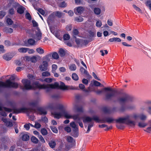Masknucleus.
I'll use <instances>...</instances> for the list:
<instances>
[{
	"mask_svg": "<svg viewBox=\"0 0 151 151\" xmlns=\"http://www.w3.org/2000/svg\"><path fill=\"white\" fill-rule=\"evenodd\" d=\"M30 61L33 63H35L37 61V58L36 56H33L30 58Z\"/></svg>",
	"mask_w": 151,
	"mask_h": 151,
	"instance_id": "45",
	"label": "nucleus"
},
{
	"mask_svg": "<svg viewBox=\"0 0 151 151\" xmlns=\"http://www.w3.org/2000/svg\"><path fill=\"white\" fill-rule=\"evenodd\" d=\"M28 48L25 47H21L18 49V51L22 53H24L27 52Z\"/></svg>",
	"mask_w": 151,
	"mask_h": 151,
	"instance_id": "24",
	"label": "nucleus"
},
{
	"mask_svg": "<svg viewBox=\"0 0 151 151\" xmlns=\"http://www.w3.org/2000/svg\"><path fill=\"white\" fill-rule=\"evenodd\" d=\"M48 145L50 148L53 149L55 147L56 143L55 141L52 140L49 142Z\"/></svg>",
	"mask_w": 151,
	"mask_h": 151,
	"instance_id": "18",
	"label": "nucleus"
},
{
	"mask_svg": "<svg viewBox=\"0 0 151 151\" xmlns=\"http://www.w3.org/2000/svg\"><path fill=\"white\" fill-rule=\"evenodd\" d=\"M70 124V126L73 129L72 136L75 137H78V126L76 125L74 122H71Z\"/></svg>",
	"mask_w": 151,
	"mask_h": 151,
	"instance_id": "8",
	"label": "nucleus"
},
{
	"mask_svg": "<svg viewBox=\"0 0 151 151\" xmlns=\"http://www.w3.org/2000/svg\"><path fill=\"white\" fill-rule=\"evenodd\" d=\"M29 137L27 134H24L22 136V139L24 141H27L29 140Z\"/></svg>",
	"mask_w": 151,
	"mask_h": 151,
	"instance_id": "23",
	"label": "nucleus"
},
{
	"mask_svg": "<svg viewBox=\"0 0 151 151\" xmlns=\"http://www.w3.org/2000/svg\"><path fill=\"white\" fill-rule=\"evenodd\" d=\"M3 31L4 32L10 34L12 33L13 32V30L12 28L7 27L4 28Z\"/></svg>",
	"mask_w": 151,
	"mask_h": 151,
	"instance_id": "19",
	"label": "nucleus"
},
{
	"mask_svg": "<svg viewBox=\"0 0 151 151\" xmlns=\"http://www.w3.org/2000/svg\"><path fill=\"white\" fill-rule=\"evenodd\" d=\"M78 31L77 29H75L73 31V36L74 37H75L76 36L78 35Z\"/></svg>",
	"mask_w": 151,
	"mask_h": 151,
	"instance_id": "51",
	"label": "nucleus"
},
{
	"mask_svg": "<svg viewBox=\"0 0 151 151\" xmlns=\"http://www.w3.org/2000/svg\"><path fill=\"white\" fill-rule=\"evenodd\" d=\"M47 108L55 110L52 112V114L55 118L59 119L64 116L67 119H71L72 115L63 110V106L62 104H58L56 107H54V104L50 103L48 104Z\"/></svg>",
	"mask_w": 151,
	"mask_h": 151,
	"instance_id": "2",
	"label": "nucleus"
},
{
	"mask_svg": "<svg viewBox=\"0 0 151 151\" xmlns=\"http://www.w3.org/2000/svg\"><path fill=\"white\" fill-rule=\"evenodd\" d=\"M66 140L68 142L70 143H73L75 142V140L72 137L70 136L67 137Z\"/></svg>",
	"mask_w": 151,
	"mask_h": 151,
	"instance_id": "27",
	"label": "nucleus"
},
{
	"mask_svg": "<svg viewBox=\"0 0 151 151\" xmlns=\"http://www.w3.org/2000/svg\"><path fill=\"white\" fill-rule=\"evenodd\" d=\"M55 15L53 12L48 17L47 21L48 22H50L51 21L53 20L55 17Z\"/></svg>",
	"mask_w": 151,
	"mask_h": 151,
	"instance_id": "20",
	"label": "nucleus"
},
{
	"mask_svg": "<svg viewBox=\"0 0 151 151\" xmlns=\"http://www.w3.org/2000/svg\"><path fill=\"white\" fill-rule=\"evenodd\" d=\"M41 132L43 135H46L47 134V130L45 128L42 129L41 130Z\"/></svg>",
	"mask_w": 151,
	"mask_h": 151,
	"instance_id": "38",
	"label": "nucleus"
},
{
	"mask_svg": "<svg viewBox=\"0 0 151 151\" xmlns=\"http://www.w3.org/2000/svg\"><path fill=\"white\" fill-rule=\"evenodd\" d=\"M18 85L17 83L11 82L10 80H7L5 82L0 81V87L17 88Z\"/></svg>",
	"mask_w": 151,
	"mask_h": 151,
	"instance_id": "5",
	"label": "nucleus"
},
{
	"mask_svg": "<svg viewBox=\"0 0 151 151\" xmlns=\"http://www.w3.org/2000/svg\"><path fill=\"white\" fill-rule=\"evenodd\" d=\"M102 25V22L100 20H97L96 24V26L97 27H100Z\"/></svg>",
	"mask_w": 151,
	"mask_h": 151,
	"instance_id": "40",
	"label": "nucleus"
},
{
	"mask_svg": "<svg viewBox=\"0 0 151 151\" xmlns=\"http://www.w3.org/2000/svg\"><path fill=\"white\" fill-rule=\"evenodd\" d=\"M99 127L100 128H103L105 127H106V129L105 130H108L109 129H111L112 128V127L111 126L108 127L105 124L99 125Z\"/></svg>",
	"mask_w": 151,
	"mask_h": 151,
	"instance_id": "29",
	"label": "nucleus"
},
{
	"mask_svg": "<svg viewBox=\"0 0 151 151\" xmlns=\"http://www.w3.org/2000/svg\"><path fill=\"white\" fill-rule=\"evenodd\" d=\"M42 33L40 29L38 28H37V31L36 32V37L35 39L37 40H39L41 39Z\"/></svg>",
	"mask_w": 151,
	"mask_h": 151,
	"instance_id": "11",
	"label": "nucleus"
},
{
	"mask_svg": "<svg viewBox=\"0 0 151 151\" xmlns=\"http://www.w3.org/2000/svg\"><path fill=\"white\" fill-rule=\"evenodd\" d=\"M84 10V8L82 6H78L76 8V10L75 11V14H81Z\"/></svg>",
	"mask_w": 151,
	"mask_h": 151,
	"instance_id": "14",
	"label": "nucleus"
},
{
	"mask_svg": "<svg viewBox=\"0 0 151 151\" xmlns=\"http://www.w3.org/2000/svg\"><path fill=\"white\" fill-rule=\"evenodd\" d=\"M133 6L134 8L137 11L139 12H141V10L137 6L135 5H133Z\"/></svg>",
	"mask_w": 151,
	"mask_h": 151,
	"instance_id": "54",
	"label": "nucleus"
},
{
	"mask_svg": "<svg viewBox=\"0 0 151 151\" xmlns=\"http://www.w3.org/2000/svg\"><path fill=\"white\" fill-rule=\"evenodd\" d=\"M94 120L98 122H101L103 123H104L105 121L104 120H101L97 116H94L93 118H91L89 117H86L83 118V122L85 123L86 122H90L88 124V129L86 131V133H88L90 130L91 128L93 126L94 122L92 121V120Z\"/></svg>",
	"mask_w": 151,
	"mask_h": 151,
	"instance_id": "3",
	"label": "nucleus"
},
{
	"mask_svg": "<svg viewBox=\"0 0 151 151\" xmlns=\"http://www.w3.org/2000/svg\"><path fill=\"white\" fill-rule=\"evenodd\" d=\"M139 118L142 120H145L147 119V116L146 115L143 114H139Z\"/></svg>",
	"mask_w": 151,
	"mask_h": 151,
	"instance_id": "31",
	"label": "nucleus"
},
{
	"mask_svg": "<svg viewBox=\"0 0 151 151\" xmlns=\"http://www.w3.org/2000/svg\"><path fill=\"white\" fill-rule=\"evenodd\" d=\"M51 55H52V58L54 59H57L59 58V56L58 53L56 52L53 53L52 55L51 54L47 55L46 56V58H48L51 57Z\"/></svg>",
	"mask_w": 151,
	"mask_h": 151,
	"instance_id": "13",
	"label": "nucleus"
},
{
	"mask_svg": "<svg viewBox=\"0 0 151 151\" xmlns=\"http://www.w3.org/2000/svg\"><path fill=\"white\" fill-rule=\"evenodd\" d=\"M146 5L149 7L150 9L151 10V3L149 1H147L146 3Z\"/></svg>",
	"mask_w": 151,
	"mask_h": 151,
	"instance_id": "63",
	"label": "nucleus"
},
{
	"mask_svg": "<svg viewBox=\"0 0 151 151\" xmlns=\"http://www.w3.org/2000/svg\"><path fill=\"white\" fill-rule=\"evenodd\" d=\"M109 41L111 42H120L121 41V40L119 38L114 37L109 39Z\"/></svg>",
	"mask_w": 151,
	"mask_h": 151,
	"instance_id": "22",
	"label": "nucleus"
},
{
	"mask_svg": "<svg viewBox=\"0 0 151 151\" xmlns=\"http://www.w3.org/2000/svg\"><path fill=\"white\" fill-rule=\"evenodd\" d=\"M6 23L8 25H11L12 24L13 22L11 19L8 18L6 19Z\"/></svg>",
	"mask_w": 151,
	"mask_h": 151,
	"instance_id": "48",
	"label": "nucleus"
},
{
	"mask_svg": "<svg viewBox=\"0 0 151 151\" xmlns=\"http://www.w3.org/2000/svg\"><path fill=\"white\" fill-rule=\"evenodd\" d=\"M52 72H55V71H56V70L57 69L58 66L57 65L55 64H53L52 66Z\"/></svg>",
	"mask_w": 151,
	"mask_h": 151,
	"instance_id": "39",
	"label": "nucleus"
},
{
	"mask_svg": "<svg viewBox=\"0 0 151 151\" xmlns=\"http://www.w3.org/2000/svg\"><path fill=\"white\" fill-rule=\"evenodd\" d=\"M59 53L60 56H63L65 55V52L64 50L62 49H60L59 51Z\"/></svg>",
	"mask_w": 151,
	"mask_h": 151,
	"instance_id": "42",
	"label": "nucleus"
},
{
	"mask_svg": "<svg viewBox=\"0 0 151 151\" xmlns=\"http://www.w3.org/2000/svg\"><path fill=\"white\" fill-rule=\"evenodd\" d=\"M5 51L4 49V46L2 45H0V53H4Z\"/></svg>",
	"mask_w": 151,
	"mask_h": 151,
	"instance_id": "57",
	"label": "nucleus"
},
{
	"mask_svg": "<svg viewBox=\"0 0 151 151\" xmlns=\"http://www.w3.org/2000/svg\"><path fill=\"white\" fill-rule=\"evenodd\" d=\"M131 117L130 116L127 115L125 117L119 118L116 120V121L119 123H125L131 127H134L136 123L135 121L130 119Z\"/></svg>",
	"mask_w": 151,
	"mask_h": 151,
	"instance_id": "4",
	"label": "nucleus"
},
{
	"mask_svg": "<svg viewBox=\"0 0 151 151\" xmlns=\"http://www.w3.org/2000/svg\"><path fill=\"white\" fill-rule=\"evenodd\" d=\"M81 72L85 74H87V72L86 70L83 67H81L80 69Z\"/></svg>",
	"mask_w": 151,
	"mask_h": 151,
	"instance_id": "59",
	"label": "nucleus"
},
{
	"mask_svg": "<svg viewBox=\"0 0 151 151\" xmlns=\"http://www.w3.org/2000/svg\"><path fill=\"white\" fill-rule=\"evenodd\" d=\"M132 117L134 119H137L139 118V114H134L132 115Z\"/></svg>",
	"mask_w": 151,
	"mask_h": 151,
	"instance_id": "46",
	"label": "nucleus"
},
{
	"mask_svg": "<svg viewBox=\"0 0 151 151\" xmlns=\"http://www.w3.org/2000/svg\"><path fill=\"white\" fill-rule=\"evenodd\" d=\"M48 63L46 61H43L42 64L39 66V68L41 71H45L47 69Z\"/></svg>",
	"mask_w": 151,
	"mask_h": 151,
	"instance_id": "9",
	"label": "nucleus"
},
{
	"mask_svg": "<svg viewBox=\"0 0 151 151\" xmlns=\"http://www.w3.org/2000/svg\"><path fill=\"white\" fill-rule=\"evenodd\" d=\"M128 95L127 94H125L124 96L119 99L118 101L120 104H122L126 102L128 99Z\"/></svg>",
	"mask_w": 151,
	"mask_h": 151,
	"instance_id": "10",
	"label": "nucleus"
},
{
	"mask_svg": "<svg viewBox=\"0 0 151 151\" xmlns=\"http://www.w3.org/2000/svg\"><path fill=\"white\" fill-rule=\"evenodd\" d=\"M36 50L37 52L40 54H43L44 53V50L40 47L37 48Z\"/></svg>",
	"mask_w": 151,
	"mask_h": 151,
	"instance_id": "34",
	"label": "nucleus"
},
{
	"mask_svg": "<svg viewBox=\"0 0 151 151\" xmlns=\"http://www.w3.org/2000/svg\"><path fill=\"white\" fill-rule=\"evenodd\" d=\"M75 20L77 22H80L83 21V18L81 17H77L75 18Z\"/></svg>",
	"mask_w": 151,
	"mask_h": 151,
	"instance_id": "41",
	"label": "nucleus"
},
{
	"mask_svg": "<svg viewBox=\"0 0 151 151\" xmlns=\"http://www.w3.org/2000/svg\"><path fill=\"white\" fill-rule=\"evenodd\" d=\"M2 121L4 122L6 125L8 127H11L13 125L12 122L9 121H8L6 119L2 118Z\"/></svg>",
	"mask_w": 151,
	"mask_h": 151,
	"instance_id": "15",
	"label": "nucleus"
},
{
	"mask_svg": "<svg viewBox=\"0 0 151 151\" xmlns=\"http://www.w3.org/2000/svg\"><path fill=\"white\" fill-rule=\"evenodd\" d=\"M105 91H109L111 92L110 93H107L106 94V99H110L114 96L115 91L114 90L112 89L110 87H106L104 88Z\"/></svg>",
	"mask_w": 151,
	"mask_h": 151,
	"instance_id": "7",
	"label": "nucleus"
},
{
	"mask_svg": "<svg viewBox=\"0 0 151 151\" xmlns=\"http://www.w3.org/2000/svg\"><path fill=\"white\" fill-rule=\"evenodd\" d=\"M59 6L60 7H64L66 6V4L65 2L63 1L60 3Z\"/></svg>",
	"mask_w": 151,
	"mask_h": 151,
	"instance_id": "55",
	"label": "nucleus"
},
{
	"mask_svg": "<svg viewBox=\"0 0 151 151\" xmlns=\"http://www.w3.org/2000/svg\"><path fill=\"white\" fill-rule=\"evenodd\" d=\"M59 71L61 72L64 73L66 71V69L65 68L62 67L59 68Z\"/></svg>",
	"mask_w": 151,
	"mask_h": 151,
	"instance_id": "52",
	"label": "nucleus"
},
{
	"mask_svg": "<svg viewBox=\"0 0 151 151\" xmlns=\"http://www.w3.org/2000/svg\"><path fill=\"white\" fill-rule=\"evenodd\" d=\"M52 79L50 78H45L44 79V81L48 82V83H50L52 82Z\"/></svg>",
	"mask_w": 151,
	"mask_h": 151,
	"instance_id": "61",
	"label": "nucleus"
},
{
	"mask_svg": "<svg viewBox=\"0 0 151 151\" xmlns=\"http://www.w3.org/2000/svg\"><path fill=\"white\" fill-rule=\"evenodd\" d=\"M4 44L7 47L11 45L10 42L8 40H5L4 42Z\"/></svg>",
	"mask_w": 151,
	"mask_h": 151,
	"instance_id": "58",
	"label": "nucleus"
},
{
	"mask_svg": "<svg viewBox=\"0 0 151 151\" xmlns=\"http://www.w3.org/2000/svg\"><path fill=\"white\" fill-rule=\"evenodd\" d=\"M93 85L96 86H99L101 85V83L96 81H94L93 82Z\"/></svg>",
	"mask_w": 151,
	"mask_h": 151,
	"instance_id": "60",
	"label": "nucleus"
},
{
	"mask_svg": "<svg viewBox=\"0 0 151 151\" xmlns=\"http://www.w3.org/2000/svg\"><path fill=\"white\" fill-rule=\"evenodd\" d=\"M114 120V119L112 117H108L106 119V122L109 123H111Z\"/></svg>",
	"mask_w": 151,
	"mask_h": 151,
	"instance_id": "36",
	"label": "nucleus"
},
{
	"mask_svg": "<svg viewBox=\"0 0 151 151\" xmlns=\"http://www.w3.org/2000/svg\"><path fill=\"white\" fill-rule=\"evenodd\" d=\"M25 17L27 19L29 20H31L32 19L31 15L29 13H27L25 15Z\"/></svg>",
	"mask_w": 151,
	"mask_h": 151,
	"instance_id": "53",
	"label": "nucleus"
},
{
	"mask_svg": "<svg viewBox=\"0 0 151 151\" xmlns=\"http://www.w3.org/2000/svg\"><path fill=\"white\" fill-rule=\"evenodd\" d=\"M38 137L42 143H43L45 142V141L44 138L41 135H39V136H38Z\"/></svg>",
	"mask_w": 151,
	"mask_h": 151,
	"instance_id": "50",
	"label": "nucleus"
},
{
	"mask_svg": "<svg viewBox=\"0 0 151 151\" xmlns=\"http://www.w3.org/2000/svg\"><path fill=\"white\" fill-rule=\"evenodd\" d=\"M54 14L55 15V16L59 18H60L62 17L63 14L59 11H56L54 12Z\"/></svg>",
	"mask_w": 151,
	"mask_h": 151,
	"instance_id": "33",
	"label": "nucleus"
},
{
	"mask_svg": "<svg viewBox=\"0 0 151 151\" xmlns=\"http://www.w3.org/2000/svg\"><path fill=\"white\" fill-rule=\"evenodd\" d=\"M3 109L6 111L10 112L11 111V110L10 109L5 107L3 108L2 107L0 106V111H1V114L2 116H7V114L5 112L2 111Z\"/></svg>",
	"mask_w": 151,
	"mask_h": 151,
	"instance_id": "12",
	"label": "nucleus"
},
{
	"mask_svg": "<svg viewBox=\"0 0 151 151\" xmlns=\"http://www.w3.org/2000/svg\"><path fill=\"white\" fill-rule=\"evenodd\" d=\"M71 119H73L76 121L78 122L80 121L81 118L79 114H74L72 115Z\"/></svg>",
	"mask_w": 151,
	"mask_h": 151,
	"instance_id": "16",
	"label": "nucleus"
},
{
	"mask_svg": "<svg viewBox=\"0 0 151 151\" xmlns=\"http://www.w3.org/2000/svg\"><path fill=\"white\" fill-rule=\"evenodd\" d=\"M27 77L29 80L28 79H24L22 80V82L23 86L22 87L23 90H29L35 89L36 88H44L49 90L50 88H59L62 90H76L78 89L73 86H66L64 83L60 82V83L55 82L53 84H47L41 85L38 82H33L31 84V81L34 79H36V77L32 74H29Z\"/></svg>",
	"mask_w": 151,
	"mask_h": 151,
	"instance_id": "1",
	"label": "nucleus"
},
{
	"mask_svg": "<svg viewBox=\"0 0 151 151\" xmlns=\"http://www.w3.org/2000/svg\"><path fill=\"white\" fill-rule=\"evenodd\" d=\"M9 13L11 15L13 14L14 13V9L12 8L9 9Z\"/></svg>",
	"mask_w": 151,
	"mask_h": 151,
	"instance_id": "64",
	"label": "nucleus"
},
{
	"mask_svg": "<svg viewBox=\"0 0 151 151\" xmlns=\"http://www.w3.org/2000/svg\"><path fill=\"white\" fill-rule=\"evenodd\" d=\"M94 12L95 14L96 15H99L100 14L101 12V9L98 8H95L94 9Z\"/></svg>",
	"mask_w": 151,
	"mask_h": 151,
	"instance_id": "30",
	"label": "nucleus"
},
{
	"mask_svg": "<svg viewBox=\"0 0 151 151\" xmlns=\"http://www.w3.org/2000/svg\"><path fill=\"white\" fill-rule=\"evenodd\" d=\"M6 12L3 11H0V19L2 18L6 15Z\"/></svg>",
	"mask_w": 151,
	"mask_h": 151,
	"instance_id": "49",
	"label": "nucleus"
},
{
	"mask_svg": "<svg viewBox=\"0 0 151 151\" xmlns=\"http://www.w3.org/2000/svg\"><path fill=\"white\" fill-rule=\"evenodd\" d=\"M63 39L64 40H68L70 38V35L67 34H65L63 35Z\"/></svg>",
	"mask_w": 151,
	"mask_h": 151,
	"instance_id": "43",
	"label": "nucleus"
},
{
	"mask_svg": "<svg viewBox=\"0 0 151 151\" xmlns=\"http://www.w3.org/2000/svg\"><path fill=\"white\" fill-rule=\"evenodd\" d=\"M50 75V73L47 71L42 72V76L43 77H48Z\"/></svg>",
	"mask_w": 151,
	"mask_h": 151,
	"instance_id": "32",
	"label": "nucleus"
},
{
	"mask_svg": "<svg viewBox=\"0 0 151 151\" xmlns=\"http://www.w3.org/2000/svg\"><path fill=\"white\" fill-rule=\"evenodd\" d=\"M69 68L71 71H74L76 69V66L75 64H71L68 66Z\"/></svg>",
	"mask_w": 151,
	"mask_h": 151,
	"instance_id": "26",
	"label": "nucleus"
},
{
	"mask_svg": "<svg viewBox=\"0 0 151 151\" xmlns=\"http://www.w3.org/2000/svg\"><path fill=\"white\" fill-rule=\"evenodd\" d=\"M52 131L53 132L55 133H57L58 132V130L54 126H52L50 127Z\"/></svg>",
	"mask_w": 151,
	"mask_h": 151,
	"instance_id": "44",
	"label": "nucleus"
},
{
	"mask_svg": "<svg viewBox=\"0 0 151 151\" xmlns=\"http://www.w3.org/2000/svg\"><path fill=\"white\" fill-rule=\"evenodd\" d=\"M27 52H28V53L29 54H33L34 52L35 51L33 49H31L29 48H28V50H27Z\"/></svg>",
	"mask_w": 151,
	"mask_h": 151,
	"instance_id": "56",
	"label": "nucleus"
},
{
	"mask_svg": "<svg viewBox=\"0 0 151 151\" xmlns=\"http://www.w3.org/2000/svg\"><path fill=\"white\" fill-rule=\"evenodd\" d=\"M34 111L32 109H27L25 108L14 109V113L17 114L22 112H26L27 114H29L31 113H33Z\"/></svg>",
	"mask_w": 151,
	"mask_h": 151,
	"instance_id": "6",
	"label": "nucleus"
},
{
	"mask_svg": "<svg viewBox=\"0 0 151 151\" xmlns=\"http://www.w3.org/2000/svg\"><path fill=\"white\" fill-rule=\"evenodd\" d=\"M32 142L34 143L37 144L38 142V140L35 137L33 136L31 137Z\"/></svg>",
	"mask_w": 151,
	"mask_h": 151,
	"instance_id": "28",
	"label": "nucleus"
},
{
	"mask_svg": "<svg viewBox=\"0 0 151 151\" xmlns=\"http://www.w3.org/2000/svg\"><path fill=\"white\" fill-rule=\"evenodd\" d=\"M28 42L30 45H33L35 43V41L32 39H29L28 40Z\"/></svg>",
	"mask_w": 151,
	"mask_h": 151,
	"instance_id": "37",
	"label": "nucleus"
},
{
	"mask_svg": "<svg viewBox=\"0 0 151 151\" xmlns=\"http://www.w3.org/2000/svg\"><path fill=\"white\" fill-rule=\"evenodd\" d=\"M38 12L42 15L45 14V13L44 10L41 9H38Z\"/></svg>",
	"mask_w": 151,
	"mask_h": 151,
	"instance_id": "62",
	"label": "nucleus"
},
{
	"mask_svg": "<svg viewBox=\"0 0 151 151\" xmlns=\"http://www.w3.org/2000/svg\"><path fill=\"white\" fill-rule=\"evenodd\" d=\"M17 11L18 13L22 14L24 11V8L22 6H20L17 8Z\"/></svg>",
	"mask_w": 151,
	"mask_h": 151,
	"instance_id": "25",
	"label": "nucleus"
},
{
	"mask_svg": "<svg viewBox=\"0 0 151 151\" xmlns=\"http://www.w3.org/2000/svg\"><path fill=\"white\" fill-rule=\"evenodd\" d=\"M12 58V56L9 54H5L3 56V58L7 61H9L11 60Z\"/></svg>",
	"mask_w": 151,
	"mask_h": 151,
	"instance_id": "17",
	"label": "nucleus"
},
{
	"mask_svg": "<svg viewBox=\"0 0 151 151\" xmlns=\"http://www.w3.org/2000/svg\"><path fill=\"white\" fill-rule=\"evenodd\" d=\"M38 112L40 114H47V111L44 109L42 108H39L38 109Z\"/></svg>",
	"mask_w": 151,
	"mask_h": 151,
	"instance_id": "21",
	"label": "nucleus"
},
{
	"mask_svg": "<svg viewBox=\"0 0 151 151\" xmlns=\"http://www.w3.org/2000/svg\"><path fill=\"white\" fill-rule=\"evenodd\" d=\"M72 78L75 81H77L78 80V77L77 75L75 73H73L72 74Z\"/></svg>",
	"mask_w": 151,
	"mask_h": 151,
	"instance_id": "35",
	"label": "nucleus"
},
{
	"mask_svg": "<svg viewBox=\"0 0 151 151\" xmlns=\"http://www.w3.org/2000/svg\"><path fill=\"white\" fill-rule=\"evenodd\" d=\"M139 127H144L147 125V124L143 122H139L138 123Z\"/></svg>",
	"mask_w": 151,
	"mask_h": 151,
	"instance_id": "47",
	"label": "nucleus"
}]
</instances>
